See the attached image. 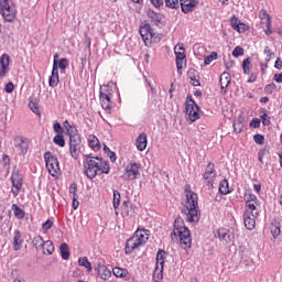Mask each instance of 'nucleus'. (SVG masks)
<instances>
[{"mask_svg":"<svg viewBox=\"0 0 282 282\" xmlns=\"http://www.w3.org/2000/svg\"><path fill=\"white\" fill-rule=\"evenodd\" d=\"M109 163L105 161V159L100 156H91V154H87L84 161V175L88 177V180L96 178V175H109Z\"/></svg>","mask_w":282,"mask_h":282,"instance_id":"nucleus-1","label":"nucleus"},{"mask_svg":"<svg viewBox=\"0 0 282 282\" xmlns=\"http://www.w3.org/2000/svg\"><path fill=\"white\" fill-rule=\"evenodd\" d=\"M181 213L189 224H197V221H199L202 212H199L197 194H195V192L188 191L186 193L185 205L181 209Z\"/></svg>","mask_w":282,"mask_h":282,"instance_id":"nucleus-2","label":"nucleus"},{"mask_svg":"<svg viewBox=\"0 0 282 282\" xmlns=\"http://www.w3.org/2000/svg\"><path fill=\"white\" fill-rule=\"evenodd\" d=\"M259 217V198L254 194H249L246 198V212L243 221L247 230H254Z\"/></svg>","mask_w":282,"mask_h":282,"instance_id":"nucleus-3","label":"nucleus"},{"mask_svg":"<svg viewBox=\"0 0 282 282\" xmlns=\"http://www.w3.org/2000/svg\"><path fill=\"white\" fill-rule=\"evenodd\" d=\"M172 240L173 239H180L181 246L184 250H187V248H191L193 240L191 238V230L184 226V221H182L180 218H176L174 221V229L171 234Z\"/></svg>","mask_w":282,"mask_h":282,"instance_id":"nucleus-4","label":"nucleus"},{"mask_svg":"<svg viewBox=\"0 0 282 282\" xmlns=\"http://www.w3.org/2000/svg\"><path fill=\"white\" fill-rule=\"evenodd\" d=\"M149 232L150 231L147 229H137L134 235L126 242V254H131L133 250H138V248L145 246L147 241H149Z\"/></svg>","mask_w":282,"mask_h":282,"instance_id":"nucleus-5","label":"nucleus"},{"mask_svg":"<svg viewBox=\"0 0 282 282\" xmlns=\"http://www.w3.org/2000/svg\"><path fill=\"white\" fill-rule=\"evenodd\" d=\"M0 14L7 23L17 19V4L12 0H0Z\"/></svg>","mask_w":282,"mask_h":282,"instance_id":"nucleus-6","label":"nucleus"},{"mask_svg":"<svg viewBox=\"0 0 282 282\" xmlns=\"http://www.w3.org/2000/svg\"><path fill=\"white\" fill-rule=\"evenodd\" d=\"M197 0H165L166 8H171L172 10H177V8H182V12L184 14H188V12H193L195 8L198 6Z\"/></svg>","mask_w":282,"mask_h":282,"instance_id":"nucleus-7","label":"nucleus"},{"mask_svg":"<svg viewBox=\"0 0 282 282\" xmlns=\"http://www.w3.org/2000/svg\"><path fill=\"white\" fill-rule=\"evenodd\" d=\"M44 161L50 175H52V177H58V175H61V165L56 155L47 151L44 153Z\"/></svg>","mask_w":282,"mask_h":282,"instance_id":"nucleus-8","label":"nucleus"},{"mask_svg":"<svg viewBox=\"0 0 282 282\" xmlns=\"http://www.w3.org/2000/svg\"><path fill=\"white\" fill-rule=\"evenodd\" d=\"M11 184L13 188L11 189L14 197L19 196V193H21V188H23V175L21 174V171L18 169H14L11 174Z\"/></svg>","mask_w":282,"mask_h":282,"instance_id":"nucleus-9","label":"nucleus"},{"mask_svg":"<svg viewBox=\"0 0 282 282\" xmlns=\"http://www.w3.org/2000/svg\"><path fill=\"white\" fill-rule=\"evenodd\" d=\"M185 111L187 119L191 122L199 120V106L195 104V100H193V98L186 100Z\"/></svg>","mask_w":282,"mask_h":282,"instance_id":"nucleus-10","label":"nucleus"},{"mask_svg":"<svg viewBox=\"0 0 282 282\" xmlns=\"http://www.w3.org/2000/svg\"><path fill=\"white\" fill-rule=\"evenodd\" d=\"M13 145L19 151V155H28V151H30V139L18 135L13 139Z\"/></svg>","mask_w":282,"mask_h":282,"instance_id":"nucleus-11","label":"nucleus"},{"mask_svg":"<svg viewBox=\"0 0 282 282\" xmlns=\"http://www.w3.org/2000/svg\"><path fill=\"white\" fill-rule=\"evenodd\" d=\"M69 153L73 160H78V156L80 155V135H70Z\"/></svg>","mask_w":282,"mask_h":282,"instance_id":"nucleus-12","label":"nucleus"},{"mask_svg":"<svg viewBox=\"0 0 282 282\" xmlns=\"http://www.w3.org/2000/svg\"><path fill=\"white\" fill-rule=\"evenodd\" d=\"M203 177L206 186L213 188V184H215V177H217V171H215L214 163H208Z\"/></svg>","mask_w":282,"mask_h":282,"instance_id":"nucleus-13","label":"nucleus"},{"mask_svg":"<svg viewBox=\"0 0 282 282\" xmlns=\"http://www.w3.org/2000/svg\"><path fill=\"white\" fill-rule=\"evenodd\" d=\"M142 41L147 47L153 43V29H151V24H144L139 29Z\"/></svg>","mask_w":282,"mask_h":282,"instance_id":"nucleus-14","label":"nucleus"},{"mask_svg":"<svg viewBox=\"0 0 282 282\" xmlns=\"http://www.w3.org/2000/svg\"><path fill=\"white\" fill-rule=\"evenodd\" d=\"M259 19L261 20V23L265 25L264 34H267V36H270V34H272V18L269 15L265 9L260 10Z\"/></svg>","mask_w":282,"mask_h":282,"instance_id":"nucleus-15","label":"nucleus"},{"mask_svg":"<svg viewBox=\"0 0 282 282\" xmlns=\"http://www.w3.org/2000/svg\"><path fill=\"white\" fill-rule=\"evenodd\" d=\"M58 83H61V79L58 77V55H54V62H53V69L52 75L48 79L50 87H58Z\"/></svg>","mask_w":282,"mask_h":282,"instance_id":"nucleus-16","label":"nucleus"},{"mask_svg":"<svg viewBox=\"0 0 282 282\" xmlns=\"http://www.w3.org/2000/svg\"><path fill=\"white\" fill-rule=\"evenodd\" d=\"M127 180H137L140 175V163H129L124 169Z\"/></svg>","mask_w":282,"mask_h":282,"instance_id":"nucleus-17","label":"nucleus"},{"mask_svg":"<svg viewBox=\"0 0 282 282\" xmlns=\"http://www.w3.org/2000/svg\"><path fill=\"white\" fill-rule=\"evenodd\" d=\"M230 82H231V77H230V74L229 73H226L224 72L221 75H220V78H219V84H220V94L223 96H226V94H228V87L230 85Z\"/></svg>","mask_w":282,"mask_h":282,"instance_id":"nucleus-18","label":"nucleus"},{"mask_svg":"<svg viewBox=\"0 0 282 282\" xmlns=\"http://www.w3.org/2000/svg\"><path fill=\"white\" fill-rule=\"evenodd\" d=\"M218 239L221 241V243H230L232 239H235V234L230 231V229L221 228L218 230Z\"/></svg>","mask_w":282,"mask_h":282,"instance_id":"nucleus-19","label":"nucleus"},{"mask_svg":"<svg viewBox=\"0 0 282 282\" xmlns=\"http://www.w3.org/2000/svg\"><path fill=\"white\" fill-rule=\"evenodd\" d=\"M187 78L193 87L202 86V83H199V72H197L195 68H189L187 70Z\"/></svg>","mask_w":282,"mask_h":282,"instance_id":"nucleus-20","label":"nucleus"},{"mask_svg":"<svg viewBox=\"0 0 282 282\" xmlns=\"http://www.w3.org/2000/svg\"><path fill=\"white\" fill-rule=\"evenodd\" d=\"M0 78H3L6 74H8V67H10V55L8 54H2L0 57Z\"/></svg>","mask_w":282,"mask_h":282,"instance_id":"nucleus-21","label":"nucleus"},{"mask_svg":"<svg viewBox=\"0 0 282 282\" xmlns=\"http://www.w3.org/2000/svg\"><path fill=\"white\" fill-rule=\"evenodd\" d=\"M97 273L99 274L100 279H102L104 281L111 279V270H109V268H107V265L105 264L98 265Z\"/></svg>","mask_w":282,"mask_h":282,"instance_id":"nucleus-22","label":"nucleus"},{"mask_svg":"<svg viewBox=\"0 0 282 282\" xmlns=\"http://www.w3.org/2000/svg\"><path fill=\"white\" fill-rule=\"evenodd\" d=\"M23 248V238L21 236L20 230L14 231V237H13V249L15 252H19Z\"/></svg>","mask_w":282,"mask_h":282,"instance_id":"nucleus-23","label":"nucleus"},{"mask_svg":"<svg viewBox=\"0 0 282 282\" xmlns=\"http://www.w3.org/2000/svg\"><path fill=\"white\" fill-rule=\"evenodd\" d=\"M99 100L111 102V89H109V85H104V87H100Z\"/></svg>","mask_w":282,"mask_h":282,"instance_id":"nucleus-24","label":"nucleus"},{"mask_svg":"<svg viewBox=\"0 0 282 282\" xmlns=\"http://www.w3.org/2000/svg\"><path fill=\"white\" fill-rule=\"evenodd\" d=\"M148 17L149 19H151L152 23H154L155 25H160L162 24V21H164V15L153 10L148 11Z\"/></svg>","mask_w":282,"mask_h":282,"instance_id":"nucleus-25","label":"nucleus"},{"mask_svg":"<svg viewBox=\"0 0 282 282\" xmlns=\"http://www.w3.org/2000/svg\"><path fill=\"white\" fill-rule=\"evenodd\" d=\"M137 149L138 151H144L147 149V144H149V140L147 133H141L137 138Z\"/></svg>","mask_w":282,"mask_h":282,"instance_id":"nucleus-26","label":"nucleus"},{"mask_svg":"<svg viewBox=\"0 0 282 282\" xmlns=\"http://www.w3.org/2000/svg\"><path fill=\"white\" fill-rule=\"evenodd\" d=\"M270 232L273 239H279L281 237V223L274 221L270 225Z\"/></svg>","mask_w":282,"mask_h":282,"instance_id":"nucleus-27","label":"nucleus"},{"mask_svg":"<svg viewBox=\"0 0 282 282\" xmlns=\"http://www.w3.org/2000/svg\"><path fill=\"white\" fill-rule=\"evenodd\" d=\"M88 147H90V149L93 151H100V141L97 139L96 135L90 134L88 135Z\"/></svg>","mask_w":282,"mask_h":282,"instance_id":"nucleus-28","label":"nucleus"},{"mask_svg":"<svg viewBox=\"0 0 282 282\" xmlns=\"http://www.w3.org/2000/svg\"><path fill=\"white\" fill-rule=\"evenodd\" d=\"M218 192L220 193V195H229V193H232L228 184V180L224 178L223 181H220Z\"/></svg>","mask_w":282,"mask_h":282,"instance_id":"nucleus-29","label":"nucleus"},{"mask_svg":"<svg viewBox=\"0 0 282 282\" xmlns=\"http://www.w3.org/2000/svg\"><path fill=\"white\" fill-rule=\"evenodd\" d=\"M112 274L119 279H127L129 276V270L120 267H115L112 269Z\"/></svg>","mask_w":282,"mask_h":282,"instance_id":"nucleus-30","label":"nucleus"},{"mask_svg":"<svg viewBox=\"0 0 282 282\" xmlns=\"http://www.w3.org/2000/svg\"><path fill=\"white\" fill-rule=\"evenodd\" d=\"M32 243L37 252L43 250V246H45V240L41 236H35L32 240Z\"/></svg>","mask_w":282,"mask_h":282,"instance_id":"nucleus-31","label":"nucleus"},{"mask_svg":"<svg viewBox=\"0 0 282 282\" xmlns=\"http://www.w3.org/2000/svg\"><path fill=\"white\" fill-rule=\"evenodd\" d=\"M174 54L178 59L186 58V50L184 48V44H177L174 47Z\"/></svg>","mask_w":282,"mask_h":282,"instance_id":"nucleus-32","label":"nucleus"},{"mask_svg":"<svg viewBox=\"0 0 282 282\" xmlns=\"http://www.w3.org/2000/svg\"><path fill=\"white\" fill-rule=\"evenodd\" d=\"M43 254H54V242L46 240L42 248Z\"/></svg>","mask_w":282,"mask_h":282,"instance_id":"nucleus-33","label":"nucleus"},{"mask_svg":"<svg viewBox=\"0 0 282 282\" xmlns=\"http://www.w3.org/2000/svg\"><path fill=\"white\" fill-rule=\"evenodd\" d=\"M166 259V251L160 249L156 253V265L164 268V260Z\"/></svg>","mask_w":282,"mask_h":282,"instance_id":"nucleus-34","label":"nucleus"},{"mask_svg":"<svg viewBox=\"0 0 282 282\" xmlns=\"http://www.w3.org/2000/svg\"><path fill=\"white\" fill-rule=\"evenodd\" d=\"M78 264L83 268H86L87 272H91L94 268L91 267V262H89V259L87 257H80L78 259Z\"/></svg>","mask_w":282,"mask_h":282,"instance_id":"nucleus-35","label":"nucleus"},{"mask_svg":"<svg viewBox=\"0 0 282 282\" xmlns=\"http://www.w3.org/2000/svg\"><path fill=\"white\" fill-rule=\"evenodd\" d=\"M164 268L162 267H155L154 269V273H153V279L155 282H160L162 281V279H164Z\"/></svg>","mask_w":282,"mask_h":282,"instance_id":"nucleus-36","label":"nucleus"},{"mask_svg":"<svg viewBox=\"0 0 282 282\" xmlns=\"http://www.w3.org/2000/svg\"><path fill=\"white\" fill-rule=\"evenodd\" d=\"M12 210H13V215H14V217H17V219L25 218V212L23 209H21V207H19L17 204L12 205Z\"/></svg>","mask_w":282,"mask_h":282,"instance_id":"nucleus-37","label":"nucleus"},{"mask_svg":"<svg viewBox=\"0 0 282 282\" xmlns=\"http://www.w3.org/2000/svg\"><path fill=\"white\" fill-rule=\"evenodd\" d=\"M61 256L64 261H67L69 259V246L67 243L63 242L59 247Z\"/></svg>","mask_w":282,"mask_h":282,"instance_id":"nucleus-38","label":"nucleus"},{"mask_svg":"<svg viewBox=\"0 0 282 282\" xmlns=\"http://www.w3.org/2000/svg\"><path fill=\"white\" fill-rule=\"evenodd\" d=\"M120 199H121L120 192L117 191V189H113L112 206H113L115 209H118V208H119V206H120Z\"/></svg>","mask_w":282,"mask_h":282,"instance_id":"nucleus-39","label":"nucleus"},{"mask_svg":"<svg viewBox=\"0 0 282 282\" xmlns=\"http://www.w3.org/2000/svg\"><path fill=\"white\" fill-rule=\"evenodd\" d=\"M251 68H252V62H250V57H247L242 62L243 74H250Z\"/></svg>","mask_w":282,"mask_h":282,"instance_id":"nucleus-40","label":"nucleus"},{"mask_svg":"<svg viewBox=\"0 0 282 282\" xmlns=\"http://www.w3.org/2000/svg\"><path fill=\"white\" fill-rule=\"evenodd\" d=\"M1 164L6 171H10V155L3 154L1 159Z\"/></svg>","mask_w":282,"mask_h":282,"instance_id":"nucleus-41","label":"nucleus"},{"mask_svg":"<svg viewBox=\"0 0 282 282\" xmlns=\"http://www.w3.org/2000/svg\"><path fill=\"white\" fill-rule=\"evenodd\" d=\"M270 155V150L268 149H262L258 152V160L261 164H263V158H268Z\"/></svg>","mask_w":282,"mask_h":282,"instance_id":"nucleus-42","label":"nucleus"},{"mask_svg":"<svg viewBox=\"0 0 282 282\" xmlns=\"http://www.w3.org/2000/svg\"><path fill=\"white\" fill-rule=\"evenodd\" d=\"M68 66H69V61H67V58H61L59 62L57 63V70L59 67L62 72H65Z\"/></svg>","mask_w":282,"mask_h":282,"instance_id":"nucleus-43","label":"nucleus"},{"mask_svg":"<svg viewBox=\"0 0 282 282\" xmlns=\"http://www.w3.org/2000/svg\"><path fill=\"white\" fill-rule=\"evenodd\" d=\"M217 52H212L210 55L205 57V65H210V63H213V61H217Z\"/></svg>","mask_w":282,"mask_h":282,"instance_id":"nucleus-44","label":"nucleus"},{"mask_svg":"<svg viewBox=\"0 0 282 282\" xmlns=\"http://www.w3.org/2000/svg\"><path fill=\"white\" fill-rule=\"evenodd\" d=\"M53 141L57 144V147H65V138L63 134L55 135Z\"/></svg>","mask_w":282,"mask_h":282,"instance_id":"nucleus-45","label":"nucleus"},{"mask_svg":"<svg viewBox=\"0 0 282 282\" xmlns=\"http://www.w3.org/2000/svg\"><path fill=\"white\" fill-rule=\"evenodd\" d=\"M29 107H30L31 111H33V113H35L36 116H41V110L39 109V104H36L34 101H30Z\"/></svg>","mask_w":282,"mask_h":282,"instance_id":"nucleus-46","label":"nucleus"},{"mask_svg":"<svg viewBox=\"0 0 282 282\" xmlns=\"http://www.w3.org/2000/svg\"><path fill=\"white\" fill-rule=\"evenodd\" d=\"M232 126L235 133H241V131H243V123L241 122V120L234 122Z\"/></svg>","mask_w":282,"mask_h":282,"instance_id":"nucleus-47","label":"nucleus"},{"mask_svg":"<svg viewBox=\"0 0 282 282\" xmlns=\"http://www.w3.org/2000/svg\"><path fill=\"white\" fill-rule=\"evenodd\" d=\"M243 47H241V46H236L235 48H234V51H232V56L235 57V58H239V56H243Z\"/></svg>","mask_w":282,"mask_h":282,"instance_id":"nucleus-48","label":"nucleus"},{"mask_svg":"<svg viewBox=\"0 0 282 282\" xmlns=\"http://www.w3.org/2000/svg\"><path fill=\"white\" fill-rule=\"evenodd\" d=\"M102 109L107 111V113H111V101L100 100Z\"/></svg>","mask_w":282,"mask_h":282,"instance_id":"nucleus-49","label":"nucleus"},{"mask_svg":"<svg viewBox=\"0 0 282 282\" xmlns=\"http://www.w3.org/2000/svg\"><path fill=\"white\" fill-rule=\"evenodd\" d=\"M274 89H276V84L271 83L264 87L265 94H273Z\"/></svg>","mask_w":282,"mask_h":282,"instance_id":"nucleus-50","label":"nucleus"},{"mask_svg":"<svg viewBox=\"0 0 282 282\" xmlns=\"http://www.w3.org/2000/svg\"><path fill=\"white\" fill-rule=\"evenodd\" d=\"M52 226H54V221L52 220H46L43 225H42V230L43 232H47V230H50L52 228Z\"/></svg>","mask_w":282,"mask_h":282,"instance_id":"nucleus-51","label":"nucleus"},{"mask_svg":"<svg viewBox=\"0 0 282 282\" xmlns=\"http://www.w3.org/2000/svg\"><path fill=\"white\" fill-rule=\"evenodd\" d=\"M184 63H186V58L176 57V67L177 72H181V69H184Z\"/></svg>","mask_w":282,"mask_h":282,"instance_id":"nucleus-52","label":"nucleus"},{"mask_svg":"<svg viewBox=\"0 0 282 282\" xmlns=\"http://www.w3.org/2000/svg\"><path fill=\"white\" fill-rule=\"evenodd\" d=\"M253 140H254L256 144H264L265 137H263L262 134H256L253 137Z\"/></svg>","mask_w":282,"mask_h":282,"instance_id":"nucleus-53","label":"nucleus"},{"mask_svg":"<svg viewBox=\"0 0 282 282\" xmlns=\"http://www.w3.org/2000/svg\"><path fill=\"white\" fill-rule=\"evenodd\" d=\"M241 22L239 21V19H237V17H232L231 18V28H232V30H239V24H240Z\"/></svg>","mask_w":282,"mask_h":282,"instance_id":"nucleus-54","label":"nucleus"},{"mask_svg":"<svg viewBox=\"0 0 282 282\" xmlns=\"http://www.w3.org/2000/svg\"><path fill=\"white\" fill-rule=\"evenodd\" d=\"M53 129H54V131H55V133H57V135L58 134H63V126H61V123L59 122H55L54 124H53Z\"/></svg>","mask_w":282,"mask_h":282,"instance_id":"nucleus-55","label":"nucleus"},{"mask_svg":"<svg viewBox=\"0 0 282 282\" xmlns=\"http://www.w3.org/2000/svg\"><path fill=\"white\" fill-rule=\"evenodd\" d=\"M250 127H253V129H259L261 127V120L259 118H253L250 122Z\"/></svg>","mask_w":282,"mask_h":282,"instance_id":"nucleus-56","label":"nucleus"},{"mask_svg":"<svg viewBox=\"0 0 282 282\" xmlns=\"http://www.w3.org/2000/svg\"><path fill=\"white\" fill-rule=\"evenodd\" d=\"M261 120H262L263 127H269V124H270V117L268 116V113L264 112L261 116Z\"/></svg>","mask_w":282,"mask_h":282,"instance_id":"nucleus-57","label":"nucleus"},{"mask_svg":"<svg viewBox=\"0 0 282 282\" xmlns=\"http://www.w3.org/2000/svg\"><path fill=\"white\" fill-rule=\"evenodd\" d=\"M4 91H7V94H12V91H14V84L9 82L4 87Z\"/></svg>","mask_w":282,"mask_h":282,"instance_id":"nucleus-58","label":"nucleus"},{"mask_svg":"<svg viewBox=\"0 0 282 282\" xmlns=\"http://www.w3.org/2000/svg\"><path fill=\"white\" fill-rule=\"evenodd\" d=\"M78 191V187L76 186V184H72L69 187V193L70 195H73V197H78V194L76 193Z\"/></svg>","mask_w":282,"mask_h":282,"instance_id":"nucleus-59","label":"nucleus"},{"mask_svg":"<svg viewBox=\"0 0 282 282\" xmlns=\"http://www.w3.org/2000/svg\"><path fill=\"white\" fill-rule=\"evenodd\" d=\"M107 156L109 158L110 162H116L117 160L116 152L113 151H108Z\"/></svg>","mask_w":282,"mask_h":282,"instance_id":"nucleus-60","label":"nucleus"},{"mask_svg":"<svg viewBox=\"0 0 282 282\" xmlns=\"http://www.w3.org/2000/svg\"><path fill=\"white\" fill-rule=\"evenodd\" d=\"M152 6H154V8H161V6H164V1L162 0H150Z\"/></svg>","mask_w":282,"mask_h":282,"instance_id":"nucleus-61","label":"nucleus"},{"mask_svg":"<svg viewBox=\"0 0 282 282\" xmlns=\"http://www.w3.org/2000/svg\"><path fill=\"white\" fill-rule=\"evenodd\" d=\"M264 54H267L269 61H270V58H273V57H274V53H272V52L270 51V46H265V47H264Z\"/></svg>","mask_w":282,"mask_h":282,"instance_id":"nucleus-62","label":"nucleus"},{"mask_svg":"<svg viewBox=\"0 0 282 282\" xmlns=\"http://www.w3.org/2000/svg\"><path fill=\"white\" fill-rule=\"evenodd\" d=\"M236 32H239V33L246 32V24L240 22Z\"/></svg>","mask_w":282,"mask_h":282,"instance_id":"nucleus-63","label":"nucleus"},{"mask_svg":"<svg viewBox=\"0 0 282 282\" xmlns=\"http://www.w3.org/2000/svg\"><path fill=\"white\" fill-rule=\"evenodd\" d=\"M273 80H275V83H282V73L275 74Z\"/></svg>","mask_w":282,"mask_h":282,"instance_id":"nucleus-64","label":"nucleus"}]
</instances>
